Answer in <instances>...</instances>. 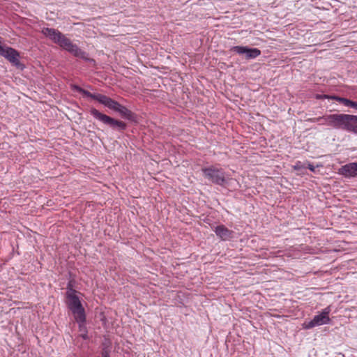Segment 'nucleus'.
Wrapping results in <instances>:
<instances>
[{
  "label": "nucleus",
  "mask_w": 357,
  "mask_h": 357,
  "mask_svg": "<svg viewBox=\"0 0 357 357\" xmlns=\"http://www.w3.org/2000/svg\"><path fill=\"white\" fill-rule=\"evenodd\" d=\"M70 88L74 91L82 93L84 97L91 98L97 100L98 102L102 104L109 109L119 113L123 119L132 122L137 121V116L135 113L128 109L126 106L121 105L115 100L103 94L91 93L89 91L85 90L76 84H71Z\"/></svg>",
  "instance_id": "obj_1"
},
{
  "label": "nucleus",
  "mask_w": 357,
  "mask_h": 357,
  "mask_svg": "<svg viewBox=\"0 0 357 357\" xmlns=\"http://www.w3.org/2000/svg\"><path fill=\"white\" fill-rule=\"evenodd\" d=\"M86 54H87L86 52H85ZM86 56H88V54H86ZM89 59L88 61H90V59L89 57H87ZM91 61H93V59H91Z\"/></svg>",
  "instance_id": "obj_22"
},
{
  "label": "nucleus",
  "mask_w": 357,
  "mask_h": 357,
  "mask_svg": "<svg viewBox=\"0 0 357 357\" xmlns=\"http://www.w3.org/2000/svg\"><path fill=\"white\" fill-rule=\"evenodd\" d=\"M42 33L54 43L59 45L61 48L72 54L74 56L83 60H89L86 54L81 50L76 44H73L70 39L66 38L59 30L53 28H43Z\"/></svg>",
  "instance_id": "obj_2"
},
{
  "label": "nucleus",
  "mask_w": 357,
  "mask_h": 357,
  "mask_svg": "<svg viewBox=\"0 0 357 357\" xmlns=\"http://www.w3.org/2000/svg\"><path fill=\"white\" fill-rule=\"evenodd\" d=\"M350 114H334L329 115H324L314 119H309L308 121L311 122H317L324 121L321 124H326L336 129L347 130L349 121Z\"/></svg>",
  "instance_id": "obj_4"
},
{
  "label": "nucleus",
  "mask_w": 357,
  "mask_h": 357,
  "mask_svg": "<svg viewBox=\"0 0 357 357\" xmlns=\"http://www.w3.org/2000/svg\"><path fill=\"white\" fill-rule=\"evenodd\" d=\"M350 107L357 109V102L352 101Z\"/></svg>",
  "instance_id": "obj_20"
},
{
  "label": "nucleus",
  "mask_w": 357,
  "mask_h": 357,
  "mask_svg": "<svg viewBox=\"0 0 357 357\" xmlns=\"http://www.w3.org/2000/svg\"><path fill=\"white\" fill-rule=\"evenodd\" d=\"M66 297L68 308L72 312L75 321L81 326L86 322V314L79 298L73 291L66 292Z\"/></svg>",
  "instance_id": "obj_3"
},
{
  "label": "nucleus",
  "mask_w": 357,
  "mask_h": 357,
  "mask_svg": "<svg viewBox=\"0 0 357 357\" xmlns=\"http://www.w3.org/2000/svg\"><path fill=\"white\" fill-rule=\"evenodd\" d=\"M67 289L68 290L67 292H74L75 294H76L77 291L73 289V285L71 284V282H69L67 285Z\"/></svg>",
  "instance_id": "obj_15"
},
{
  "label": "nucleus",
  "mask_w": 357,
  "mask_h": 357,
  "mask_svg": "<svg viewBox=\"0 0 357 357\" xmlns=\"http://www.w3.org/2000/svg\"><path fill=\"white\" fill-rule=\"evenodd\" d=\"M204 176L212 183L222 185L225 183V172L222 169H217L214 167L202 169Z\"/></svg>",
  "instance_id": "obj_7"
},
{
  "label": "nucleus",
  "mask_w": 357,
  "mask_h": 357,
  "mask_svg": "<svg viewBox=\"0 0 357 357\" xmlns=\"http://www.w3.org/2000/svg\"><path fill=\"white\" fill-rule=\"evenodd\" d=\"M350 123H357V116L350 115Z\"/></svg>",
  "instance_id": "obj_16"
},
{
  "label": "nucleus",
  "mask_w": 357,
  "mask_h": 357,
  "mask_svg": "<svg viewBox=\"0 0 357 357\" xmlns=\"http://www.w3.org/2000/svg\"><path fill=\"white\" fill-rule=\"evenodd\" d=\"M340 173L346 177H351L357 175V162L347 164L341 167Z\"/></svg>",
  "instance_id": "obj_9"
},
{
  "label": "nucleus",
  "mask_w": 357,
  "mask_h": 357,
  "mask_svg": "<svg viewBox=\"0 0 357 357\" xmlns=\"http://www.w3.org/2000/svg\"><path fill=\"white\" fill-rule=\"evenodd\" d=\"M90 114L97 120L100 121L104 125L108 126L112 130L123 132L127 129V123L124 121L116 119L103 113H101L95 108H91Z\"/></svg>",
  "instance_id": "obj_5"
},
{
  "label": "nucleus",
  "mask_w": 357,
  "mask_h": 357,
  "mask_svg": "<svg viewBox=\"0 0 357 357\" xmlns=\"http://www.w3.org/2000/svg\"><path fill=\"white\" fill-rule=\"evenodd\" d=\"M0 56L6 59L13 66L17 68L23 70L24 65L20 60V53L13 47L3 45L0 41Z\"/></svg>",
  "instance_id": "obj_6"
},
{
  "label": "nucleus",
  "mask_w": 357,
  "mask_h": 357,
  "mask_svg": "<svg viewBox=\"0 0 357 357\" xmlns=\"http://www.w3.org/2000/svg\"><path fill=\"white\" fill-rule=\"evenodd\" d=\"M294 169L298 170L301 168V162H298L296 163V165L294 167Z\"/></svg>",
  "instance_id": "obj_18"
},
{
  "label": "nucleus",
  "mask_w": 357,
  "mask_h": 357,
  "mask_svg": "<svg viewBox=\"0 0 357 357\" xmlns=\"http://www.w3.org/2000/svg\"><path fill=\"white\" fill-rule=\"evenodd\" d=\"M317 98H318V99L327 98V99L335 100L338 101L339 102H340V103H342L344 105L347 106V107H350L351 106V103L352 102V100H349L347 98L339 97V96H329V95L321 96V95H317Z\"/></svg>",
  "instance_id": "obj_12"
},
{
  "label": "nucleus",
  "mask_w": 357,
  "mask_h": 357,
  "mask_svg": "<svg viewBox=\"0 0 357 357\" xmlns=\"http://www.w3.org/2000/svg\"><path fill=\"white\" fill-rule=\"evenodd\" d=\"M109 350L107 348H103L101 352L102 357H110Z\"/></svg>",
  "instance_id": "obj_14"
},
{
  "label": "nucleus",
  "mask_w": 357,
  "mask_h": 357,
  "mask_svg": "<svg viewBox=\"0 0 357 357\" xmlns=\"http://www.w3.org/2000/svg\"><path fill=\"white\" fill-rule=\"evenodd\" d=\"M307 168H308L311 172H314V169H315V168H314V165H312V164L309 163V164H308V166H307Z\"/></svg>",
  "instance_id": "obj_19"
},
{
  "label": "nucleus",
  "mask_w": 357,
  "mask_h": 357,
  "mask_svg": "<svg viewBox=\"0 0 357 357\" xmlns=\"http://www.w3.org/2000/svg\"><path fill=\"white\" fill-rule=\"evenodd\" d=\"M330 321L328 316L323 315L322 314L314 316V317L307 323L306 328H311L316 326H321L328 324Z\"/></svg>",
  "instance_id": "obj_10"
},
{
  "label": "nucleus",
  "mask_w": 357,
  "mask_h": 357,
  "mask_svg": "<svg viewBox=\"0 0 357 357\" xmlns=\"http://www.w3.org/2000/svg\"><path fill=\"white\" fill-rule=\"evenodd\" d=\"M215 234L219 236L222 240L226 241L230 238L232 236V231L228 229L224 225H219L215 227Z\"/></svg>",
  "instance_id": "obj_11"
},
{
  "label": "nucleus",
  "mask_w": 357,
  "mask_h": 357,
  "mask_svg": "<svg viewBox=\"0 0 357 357\" xmlns=\"http://www.w3.org/2000/svg\"><path fill=\"white\" fill-rule=\"evenodd\" d=\"M346 130L357 134V126L353 125L352 123H349Z\"/></svg>",
  "instance_id": "obj_13"
},
{
  "label": "nucleus",
  "mask_w": 357,
  "mask_h": 357,
  "mask_svg": "<svg viewBox=\"0 0 357 357\" xmlns=\"http://www.w3.org/2000/svg\"><path fill=\"white\" fill-rule=\"evenodd\" d=\"M232 50L238 54H245L246 59H254L261 54V51L257 48H249L243 46H234Z\"/></svg>",
  "instance_id": "obj_8"
},
{
  "label": "nucleus",
  "mask_w": 357,
  "mask_h": 357,
  "mask_svg": "<svg viewBox=\"0 0 357 357\" xmlns=\"http://www.w3.org/2000/svg\"><path fill=\"white\" fill-rule=\"evenodd\" d=\"M329 312H330V309H329V307H326V308H325V309L323 310V312H322V313H321V314H322L323 315L328 316V314H329Z\"/></svg>",
  "instance_id": "obj_17"
},
{
  "label": "nucleus",
  "mask_w": 357,
  "mask_h": 357,
  "mask_svg": "<svg viewBox=\"0 0 357 357\" xmlns=\"http://www.w3.org/2000/svg\"><path fill=\"white\" fill-rule=\"evenodd\" d=\"M82 337H83L84 339H86L87 338V335H83Z\"/></svg>",
  "instance_id": "obj_21"
}]
</instances>
